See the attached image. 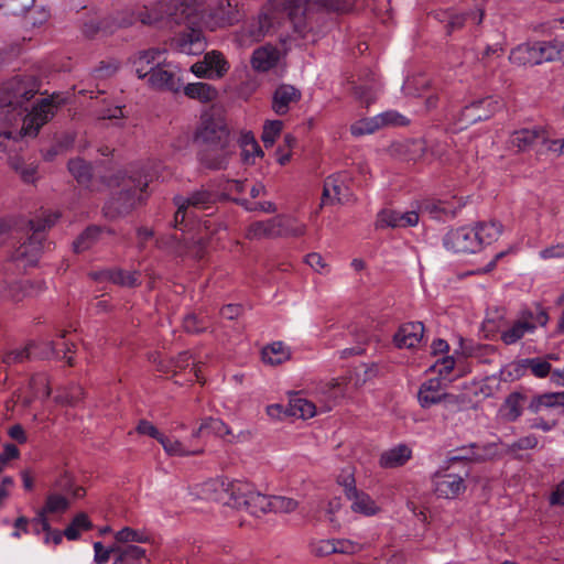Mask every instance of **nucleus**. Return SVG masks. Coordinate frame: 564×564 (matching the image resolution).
I'll return each instance as SVG.
<instances>
[{
	"label": "nucleus",
	"instance_id": "obj_1",
	"mask_svg": "<svg viewBox=\"0 0 564 564\" xmlns=\"http://www.w3.org/2000/svg\"><path fill=\"white\" fill-rule=\"evenodd\" d=\"M40 82L32 74L17 75L0 85V122L9 126L21 122L19 131L0 130V151H9L18 138L37 135L40 129L56 113L63 99L58 94L43 98L29 108L39 93Z\"/></svg>",
	"mask_w": 564,
	"mask_h": 564
},
{
	"label": "nucleus",
	"instance_id": "obj_2",
	"mask_svg": "<svg viewBox=\"0 0 564 564\" xmlns=\"http://www.w3.org/2000/svg\"><path fill=\"white\" fill-rule=\"evenodd\" d=\"M209 0H161L155 8L149 10L143 8L135 12L127 9L113 18H107L115 29L128 28L134 22L155 25L158 28H174L184 25V32L177 34L171 46L186 55H197L205 50V41L202 31L198 29L203 4Z\"/></svg>",
	"mask_w": 564,
	"mask_h": 564
},
{
	"label": "nucleus",
	"instance_id": "obj_3",
	"mask_svg": "<svg viewBox=\"0 0 564 564\" xmlns=\"http://www.w3.org/2000/svg\"><path fill=\"white\" fill-rule=\"evenodd\" d=\"M338 14L348 13L352 4L346 0H269L257 18L246 21L236 32L240 46H251L272 34L282 21L288 19L294 31L304 35L312 29L310 10L312 7Z\"/></svg>",
	"mask_w": 564,
	"mask_h": 564
},
{
	"label": "nucleus",
	"instance_id": "obj_4",
	"mask_svg": "<svg viewBox=\"0 0 564 564\" xmlns=\"http://www.w3.org/2000/svg\"><path fill=\"white\" fill-rule=\"evenodd\" d=\"M198 160L209 170L227 167L236 145L225 120L220 117L203 116L195 133Z\"/></svg>",
	"mask_w": 564,
	"mask_h": 564
},
{
	"label": "nucleus",
	"instance_id": "obj_5",
	"mask_svg": "<svg viewBox=\"0 0 564 564\" xmlns=\"http://www.w3.org/2000/svg\"><path fill=\"white\" fill-rule=\"evenodd\" d=\"M154 177L155 172H151L148 166L130 171L122 180L118 192L105 204V216L110 219L122 217L143 204L148 197L147 188Z\"/></svg>",
	"mask_w": 564,
	"mask_h": 564
},
{
	"label": "nucleus",
	"instance_id": "obj_6",
	"mask_svg": "<svg viewBox=\"0 0 564 564\" xmlns=\"http://www.w3.org/2000/svg\"><path fill=\"white\" fill-rule=\"evenodd\" d=\"M501 228L500 224L490 221L451 229L443 237V246L454 253H476L496 241Z\"/></svg>",
	"mask_w": 564,
	"mask_h": 564
},
{
	"label": "nucleus",
	"instance_id": "obj_7",
	"mask_svg": "<svg viewBox=\"0 0 564 564\" xmlns=\"http://www.w3.org/2000/svg\"><path fill=\"white\" fill-rule=\"evenodd\" d=\"M57 212H41L34 219L28 224L30 236L12 252L11 260L19 268L33 267L37 263L41 252L44 248V231L51 228L59 218Z\"/></svg>",
	"mask_w": 564,
	"mask_h": 564
},
{
	"label": "nucleus",
	"instance_id": "obj_8",
	"mask_svg": "<svg viewBox=\"0 0 564 564\" xmlns=\"http://www.w3.org/2000/svg\"><path fill=\"white\" fill-rule=\"evenodd\" d=\"M226 491L236 508H245L256 517L270 512V496L256 491L251 484L235 480L228 484Z\"/></svg>",
	"mask_w": 564,
	"mask_h": 564
},
{
	"label": "nucleus",
	"instance_id": "obj_9",
	"mask_svg": "<svg viewBox=\"0 0 564 564\" xmlns=\"http://www.w3.org/2000/svg\"><path fill=\"white\" fill-rule=\"evenodd\" d=\"M454 367V357L444 356L430 368L432 371L437 372L438 377L431 378L421 384L417 399L422 408H430L447 398V394L442 392V379H445L453 371Z\"/></svg>",
	"mask_w": 564,
	"mask_h": 564
},
{
	"label": "nucleus",
	"instance_id": "obj_10",
	"mask_svg": "<svg viewBox=\"0 0 564 564\" xmlns=\"http://www.w3.org/2000/svg\"><path fill=\"white\" fill-rule=\"evenodd\" d=\"M74 344L62 343H48L44 351H37V346L34 343L29 344L22 349L11 350L1 356V361L6 365H13L24 362L32 358H50L56 357L59 359H66L68 365L72 366V357H68V352L72 351Z\"/></svg>",
	"mask_w": 564,
	"mask_h": 564
},
{
	"label": "nucleus",
	"instance_id": "obj_11",
	"mask_svg": "<svg viewBox=\"0 0 564 564\" xmlns=\"http://www.w3.org/2000/svg\"><path fill=\"white\" fill-rule=\"evenodd\" d=\"M215 195L206 189L192 193L188 197L175 196L174 204L177 207L174 215V227L178 228L187 217L196 218L197 210H207L213 207Z\"/></svg>",
	"mask_w": 564,
	"mask_h": 564
},
{
	"label": "nucleus",
	"instance_id": "obj_12",
	"mask_svg": "<svg viewBox=\"0 0 564 564\" xmlns=\"http://www.w3.org/2000/svg\"><path fill=\"white\" fill-rule=\"evenodd\" d=\"M351 175L347 171H341L329 175L324 181L322 204H345L352 199Z\"/></svg>",
	"mask_w": 564,
	"mask_h": 564
},
{
	"label": "nucleus",
	"instance_id": "obj_13",
	"mask_svg": "<svg viewBox=\"0 0 564 564\" xmlns=\"http://www.w3.org/2000/svg\"><path fill=\"white\" fill-rule=\"evenodd\" d=\"M500 107L501 102L494 97H486L473 101L460 111L456 122L457 128L463 130L470 124L486 120Z\"/></svg>",
	"mask_w": 564,
	"mask_h": 564
},
{
	"label": "nucleus",
	"instance_id": "obj_14",
	"mask_svg": "<svg viewBox=\"0 0 564 564\" xmlns=\"http://www.w3.org/2000/svg\"><path fill=\"white\" fill-rule=\"evenodd\" d=\"M229 69V63L224 54L218 51H212L204 55L202 61L191 66V72L199 78L219 79L225 76Z\"/></svg>",
	"mask_w": 564,
	"mask_h": 564
},
{
	"label": "nucleus",
	"instance_id": "obj_15",
	"mask_svg": "<svg viewBox=\"0 0 564 564\" xmlns=\"http://www.w3.org/2000/svg\"><path fill=\"white\" fill-rule=\"evenodd\" d=\"M147 80L152 88L158 90L177 93L182 87L176 67L165 62H162Z\"/></svg>",
	"mask_w": 564,
	"mask_h": 564
},
{
	"label": "nucleus",
	"instance_id": "obj_16",
	"mask_svg": "<svg viewBox=\"0 0 564 564\" xmlns=\"http://www.w3.org/2000/svg\"><path fill=\"white\" fill-rule=\"evenodd\" d=\"M539 143L549 145V133L543 127L522 128L509 138V144L518 151H527Z\"/></svg>",
	"mask_w": 564,
	"mask_h": 564
},
{
	"label": "nucleus",
	"instance_id": "obj_17",
	"mask_svg": "<svg viewBox=\"0 0 564 564\" xmlns=\"http://www.w3.org/2000/svg\"><path fill=\"white\" fill-rule=\"evenodd\" d=\"M497 454L495 444H469L452 452L448 463L454 465L458 462H484L491 459Z\"/></svg>",
	"mask_w": 564,
	"mask_h": 564
},
{
	"label": "nucleus",
	"instance_id": "obj_18",
	"mask_svg": "<svg viewBox=\"0 0 564 564\" xmlns=\"http://www.w3.org/2000/svg\"><path fill=\"white\" fill-rule=\"evenodd\" d=\"M550 359H554L553 355L519 359L513 364L514 371L519 376H525L529 373L539 379L550 377V381L552 382V373L554 372V369L550 364Z\"/></svg>",
	"mask_w": 564,
	"mask_h": 564
},
{
	"label": "nucleus",
	"instance_id": "obj_19",
	"mask_svg": "<svg viewBox=\"0 0 564 564\" xmlns=\"http://www.w3.org/2000/svg\"><path fill=\"white\" fill-rule=\"evenodd\" d=\"M433 485L435 494L445 499H454L466 489L464 476L452 473H437Z\"/></svg>",
	"mask_w": 564,
	"mask_h": 564
},
{
	"label": "nucleus",
	"instance_id": "obj_20",
	"mask_svg": "<svg viewBox=\"0 0 564 564\" xmlns=\"http://www.w3.org/2000/svg\"><path fill=\"white\" fill-rule=\"evenodd\" d=\"M162 62H165V50L153 47L140 51L133 57L132 65L138 77L143 79L148 78Z\"/></svg>",
	"mask_w": 564,
	"mask_h": 564
},
{
	"label": "nucleus",
	"instance_id": "obj_21",
	"mask_svg": "<svg viewBox=\"0 0 564 564\" xmlns=\"http://www.w3.org/2000/svg\"><path fill=\"white\" fill-rule=\"evenodd\" d=\"M419 223V214L415 210L398 212L392 209L382 210L378 215L377 227L382 229L413 227Z\"/></svg>",
	"mask_w": 564,
	"mask_h": 564
},
{
	"label": "nucleus",
	"instance_id": "obj_22",
	"mask_svg": "<svg viewBox=\"0 0 564 564\" xmlns=\"http://www.w3.org/2000/svg\"><path fill=\"white\" fill-rule=\"evenodd\" d=\"M212 19L219 26L232 25L240 20L237 2L234 0H216L208 3Z\"/></svg>",
	"mask_w": 564,
	"mask_h": 564
},
{
	"label": "nucleus",
	"instance_id": "obj_23",
	"mask_svg": "<svg viewBox=\"0 0 564 564\" xmlns=\"http://www.w3.org/2000/svg\"><path fill=\"white\" fill-rule=\"evenodd\" d=\"M301 91L292 85L282 84L278 86L272 95V110L278 116L286 115L291 106L300 101Z\"/></svg>",
	"mask_w": 564,
	"mask_h": 564
},
{
	"label": "nucleus",
	"instance_id": "obj_24",
	"mask_svg": "<svg viewBox=\"0 0 564 564\" xmlns=\"http://www.w3.org/2000/svg\"><path fill=\"white\" fill-rule=\"evenodd\" d=\"M424 325L421 322H409L402 324L393 336L394 345L398 348H415L422 340Z\"/></svg>",
	"mask_w": 564,
	"mask_h": 564
},
{
	"label": "nucleus",
	"instance_id": "obj_25",
	"mask_svg": "<svg viewBox=\"0 0 564 564\" xmlns=\"http://www.w3.org/2000/svg\"><path fill=\"white\" fill-rule=\"evenodd\" d=\"M282 227L283 220L281 217H273L263 221H254L246 228L245 238L249 240H259L281 236L284 232Z\"/></svg>",
	"mask_w": 564,
	"mask_h": 564
},
{
	"label": "nucleus",
	"instance_id": "obj_26",
	"mask_svg": "<svg viewBox=\"0 0 564 564\" xmlns=\"http://www.w3.org/2000/svg\"><path fill=\"white\" fill-rule=\"evenodd\" d=\"M280 51L270 44L256 48L251 56V66L257 72H269L275 67L280 61Z\"/></svg>",
	"mask_w": 564,
	"mask_h": 564
},
{
	"label": "nucleus",
	"instance_id": "obj_27",
	"mask_svg": "<svg viewBox=\"0 0 564 564\" xmlns=\"http://www.w3.org/2000/svg\"><path fill=\"white\" fill-rule=\"evenodd\" d=\"M68 171L80 186L91 192L96 191L90 163L80 158L72 159L68 162Z\"/></svg>",
	"mask_w": 564,
	"mask_h": 564
},
{
	"label": "nucleus",
	"instance_id": "obj_28",
	"mask_svg": "<svg viewBox=\"0 0 564 564\" xmlns=\"http://www.w3.org/2000/svg\"><path fill=\"white\" fill-rule=\"evenodd\" d=\"M412 457L411 448L405 444H399L380 455L379 464L383 468H397L403 466Z\"/></svg>",
	"mask_w": 564,
	"mask_h": 564
},
{
	"label": "nucleus",
	"instance_id": "obj_29",
	"mask_svg": "<svg viewBox=\"0 0 564 564\" xmlns=\"http://www.w3.org/2000/svg\"><path fill=\"white\" fill-rule=\"evenodd\" d=\"M535 330V324L532 321L524 319L523 316L516 321L510 327L502 330L500 339L506 345L518 343L525 334H532Z\"/></svg>",
	"mask_w": 564,
	"mask_h": 564
},
{
	"label": "nucleus",
	"instance_id": "obj_30",
	"mask_svg": "<svg viewBox=\"0 0 564 564\" xmlns=\"http://www.w3.org/2000/svg\"><path fill=\"white\" fill-rule=\"evenodd\" d=\"M535 65H540L556 59L564 61V44L539 41L534 42Z\"/></svg>",
	"mask_w": 564,
	"mask_h": 564
},
{
	"label": "nucleus",
	"instance_id": "obj_31",
	"mask_svg": "<svg viewBox=\"0 0 564 564\" xmlns=\"http://www.w3.org/2000/svg\"><path fill=\"white\" fill-rule=\"evenodd\" d=\"M347 499L351 501L350 508L356 513H360L366 517H371L380 511V507L365 491H351V495L347 497Z\"/></svg>",
	"mask_w": 564,
	"mask_h": 564
},
{
	"label": "nucleus",
	"instance_id": "obj_32",
	"mask_svg": "<svg viewBox=\"0 0 564 564\" xmlns=\"http://www.w3.org/2000/svg\"><path fill=\"white\" fill-rule=\"evenodd\" d=\"M462 206L460 200L453 203L445 200H425L422 203L421 208L432 217L441 219L443 217H454L457 209L462 208Z\"/></svg>",
	"mask_w": 564,
	"mask_h": 564
},
{
	"label": "nucleus",
	"instance_id": "obj_33",
	"mask_svg": "<svg viewBox=\"0 0 564 564\" xmlns=\"http://www.w3.org/2000/svg\"><path fill=\"white\" fill-rule=\"evenodd\" d=\"M184 94L200 102H210L217 98L218 91L215 87L207 83H192L184 87Z\"/></svg>",
	"mask_w": 564,
	"mask_h": 564
},
{
	"label": "nucleus",
	"instance_id": "obj_34",
	"mask_svg": "<svg viewBox=\"0 0 564 564\" xmlns=\"http://www.w3.org/2000/svg\"><path fill=\"white\" fill-rule=\"evenodd\" d=\"M564 406V391L549 392L534 397L529 403V410L539 413L543 408Z\"/></svg>",
	"mask_w": 564,
	"mask_h": 564
},
{
	"label": "nucleus",
	"instance_id": "obj_35",
	"mask_svg": "<svg viewBox=\"0 0 564 564\" xmlns=\"http://www.w3.org/2000/svg\"><path fill=\"white\" fill-rule=\"evenodd\" d=\"M262 360L265 364L276 366L290 358L289 348L281 341H275L262 349Z\"/></svg>",
	"mask_w": 564,
	"mask_h": 564
},
{
	"label": "nucleus",
	"instance_id": "obj_36",
	"mask_svg": "<svg viewBox=\"0 0 564 564\" xmlns=\"http://www.w3.org/2000/svg\"><path fill=\"white\" fill-rule=\"evenodd\" d=\"M535 50L533 43H522L511 50L509 61L519 66L535 65Z\"/></svg>",
	"mask_w": 564,
	"mask_h": 564
},
{
	"label": "nucleus",
	"instance_id": "obj_37",
	"mask_svg": "<svg viewBox=\"0 0 564 564\" xmlns=\"http://www.w3.org/2000/svg\"><path fill=\"white\" fill-rule=\"evenodd\" d=\"M145 556V550L137 545L118 546L112 564H139Z\"/></svg>",
	"mask_w": 564,
	"mask_h": 564
},
{
	"label": "nucleus",
	"instance_id": "obj_38",
	"mask_svg": "<svg viewBox=\"0 0 564 564\" xmlns=\"http://www.w3.org/2000/svg\"><path fill=\"white\" fill-rule=\"evenodd\" d=\"M10 166L20 174L21 178L25 183H34L36 181L37 175V165L32 163H26L24 160L18 155L9 158Z\"/></svg>",
	"mask_w": 564,
	"mask_h": 564
},
{
	"label": "nucleus",
	"instance_id": "obj_39",
	"mask_svg": "<svg viewBox=\"0 0 564 564\" xmlns=\"http://www.w3.org/2000/svg\"><path fill=\"white\" fill-rule=\"evenodd\" d=\"M160 444L169 456H191L203 453V449H191L178 440L169 437L166 435L163 436V438L160 441Z\"/></svg>",
	"mask_w": 564,
	"mask_h": 564
},
{
	"label": "nucleus",
	"instance_id": "obj_40",
	"mask_svg": "<svg viewBox=\"0 0 564 564\" xmlns=\"http://www.w3.org/2000/svg\"><path fill=\"white\" fill-rule=\"evenodd\" d=\"M524 400L525 397L520 392H512L508 395L503 404L505 417L508 421L514 422L521 416Z\"/></svg>",
	"mask_w": 564,
	"mask_h": 564
},
{
	"label": "nucleus",
	"instance_id": "obj_41",
	"mask_svg": "<svg viewBox=\"0 0 564 564\" xmlns=\"http://www.w3.org/2000/svg\"><path fill=\"white\" fill-rule=\"evenodd\" d=\"M102 228L98 226H89L84 230L77 239L73 242L74 251L79 253L89 249L96 241H98Z\"/></svg>",
	"mask_w": 564,
	"mask_h": 564
},
{
	"label": "nucleus",
	"instance_id": "obj_42",
	"mask_svg": "<svg viewBox=\"0 0 564 564\" xmlns=\"http://www.w3.org/2000/svg\"><path fill=\"white\" fill-rule=\"evenodd\" d=\"M213 433L218 436H225L229 434L228 426L219 419L208 417L202 422L199 427L193 432V437L198 438L203 434Z\"/></svg>",
	"mask_w": 564,
	"mask_h": 564
},
{
	"label": "nucleus",
	"instance_id": "obj_43",
	"mask_svg": "<svg viewBox=\"0 0 564 564\" xmlns=\"http://www.w3.org/2000/svg\"><path fill=\"white\" fill-rule=\"evenodd\" d=\"M289 414L302 419H310L315 415V405L299 395L293 397L289 404Z\"/></svg>",
	"mask_w": 564,
	"mask_h": 564
},
{
	"label": "nucleus",
	"instance_id": "obj_44",
	"mask_svg": "<svg viewBox=\"0 0 564 564\" xmlns=\"http://www.w3.org/2000/svg\"><path fill=\"white\" fill-rule=\"evenodd\" d=\"M83 32L87 37H95L97 35H109L115 32L108 19L99 20L91 18L83 25Z\"/></svg>",
	"mask_w": 564,
	"mask_h": 564
},
{
	"label": "nucleus",
	"instance_id": "obj_45",
	"mask_svg": "<svg viewBox=\"0 0 564 564\" xmlns=\"http://www.w3.org/2000/svg\"><path fill=\"white\" fill-rule=\"evenodd\" d=\"M24 18V25L26 28H35L44 24L47 22L50 18V11L43 7V6H35L31 7V9H28V11L22 14Z\"/></svg>",
	"mask_w": 564,
	"mask_h": 564
},
{
	"label": "nucleus",
	"instance_id": "obj_46",
	"mask_svg": "<svg viewBox=\"0 0 564 564\" xmlns=\"http://www.w3.org/2000/svg\"><path fill=\"white\" fill-rule=\"evenodd\" d=\"M115 540L118 543H147L150 541V535L141 530H135L130 527H124L115 534Z\"/></svg>",
	"mask_w": 564,
	"mask_h": 564
},
{
	"label": "nucleus",
	"instance_id": "obj_47",
	"mask_svg": "<svg viewBox=\"0 0 564 564\" xmlns=\"http://www.w3.org/2000/svg\"><path fill=\"white\" fill-rule=\"evenodd\" d=\"M34 2L35 0H0V10L6 15H22Z\"/></svg>",
	"mask_w": 564,
	"mask_h": 564
},
{
	"label": "nucleus",
	"instance_id": "obj_48",
	"mask_svg": "<svg viewBox=\"0 0 564 564\" xmlns=\"http://www.w3.org/2000/svg\"><path fill=\"white\" fill-rule=\"evenodd\" d=\"M379 129L381 128L376 116L360 119L350 126V132L355 137L371 134Z\"/></svg>",
	"mask_w": 564,
	"mask_h": 564
},
{
	"label": "nucleus",
	"instance_id": "obj_49",
	"mask_svg": "<svg viewBox=\"0 0 564 564\" xmlns=\"http://www.w3.org/2000/svg\"><path fill=\"white\" fill-rule=\"evenodd\" d=\"M176 369L180 370H186L189 368V375L191 380L195 378L196 380H200L202 378V370L194 362L192 355L188 351H182L178 354L177 358L175 359V366Z\"/></svg>",
	"mask_w": 564,
	"mask_h": 564
},
{
	"label": "nucleus",
	"instance_id": "obj_50",
	"mask_svg": "<svg viewBox=\"0 0 564 564\" xmlns=\"http://www.w3.org/2000/svg\"><path fill=\"white\" fill-rule=\"evenodd\" d=\"M379 87L376 80L372 78L370 82H367L365 84L356 85L354 87V94L355 96L369 105L377 98Z\"/></svg>",
	"mask_w": 564,
	"mask_h": 564
},
{
	"label": "nucleus",
	"instance_id": "obj_51",
	"mask_svg": "<svg viewBox=\"0 0 564 564\" xmlns=\"http://www.w3.org/2000/svg\"><path fill=\"white\" fill-rule=\"evenodd\" d=\"M109 281L121 286L132 288L138 284V274L120 269H110Z\"/></svg>",
	"mask_w": 564,
	"mask_h": 564
},
{
	"label": "nucleus",
	"instance_id": "obj_52",
	"mask_svg": "<svg viewBox=\"0 0 564 564\" xmlns=\"http://www.w3.org/2000/svg\"><path fill=\"white\" fill-rule=\"evenodd\" d=\"M283 123L280 120L267 121L263 126L262 141L265 148L272 147L275 139L280 135Z\"/></svg>",
	"mask_w": 564,
	"mask_h": 564
},
{
	"label": "nucleus",
	"instance_id": "obj_53",
	"mask_svg": "<svg viewBox=\"0 0 564 564\" xmlns=\"http://www.w3.org/2000/svg\"><path fill=\"white\" fill-rule=\"evenodd\" d=\"M380 128L383 127H402L408 124L409 120L395 110H388L376 116Z\"/></svg>",
	"mask_w": 564,
	"mask_h": 564
},
{
	"label": "nucleus",
	"instance_id": "obj_54",
	"mask_svg": "<svg viewBox=\"0 0 564 564\" xmlns=\"http://www.w3.org/2000/svg\"><path fill=\"white\" fill-rule=\"evenodd\" d=\"M84 398V390L79 386H73L66 391L58 393L55 401L59 404L76 405Z\"/></svg>",
	"mask_w": 564,
	"mask_h": 564
},
{
	"label": "nucleus",
	"instance_id": "obj_55",
	"mask_svg": "<svg viewBox=\"0 0 564 564\" xmlns=\"http://www.w3.org/2000/svg\"><path fill=\"white\" fill-rule=\"evenodd\" d=\"M297 502L294 499L282 496H270V512L289 513L296 509Z\"/></svg>",
	"mask_w": 564,
	"mask_h": 564
},
{
	"label": "nucleus",
	"instance_id": "obj_56",
	"mask_svg": "<svg viewBox=\"0 0 564 564\" xmlns=\"http://www.w3.org/2000/svg\"><path fill=\"white\" fill-rule=\"evenodd\" d=\"M183 327L187 333L198 334L205 332L209 327V324L205 318L196 314H188L183 319Z\"/></svg>",
	"mask_w": 564,
	"mask_h": 564
},
{
	"label": "nucleus",
	"instance_id": "obj_57",
	"mask_svg": "<svg viewBox=\"0 0 564 564\" xmlns=\"http://www.w3.org/2000/svg\"><path fill=\"white\" fill-rule=\"evenodd\" d=\"M69 501L67 498L52 494L46 498L45 507L43 508L47 513L64 512L68 509Z\"/></svg>",
	"mask_w": 564,
	"mask_h": 564
},
{
	"label": "nucleus",
	"instance_id": "obj_58",
	"mask_svg": "<svg viewBox=\"0 0 564 564\" xmlns=\"http://www.w3.org/2000/svg\"><path fill=\"white\" fill-rule=\"evenodd\" d=\"M238 143L241 149L242 161L245 163H248L249 162V147H253L254 151L258 150V142L256 141L253 133L250 131L241 132Z\"/></svg>",
	"mask_w": 564,
	"mask_h": 564
},
{
	"label": "nucleus",
	"instance_id": "obj_59",
	"mask_svg": "<svg viewBox=\"0 0 564 564\" xmlns=\"http://www.w3.org/2000/svg\"><path fill=\"white\" fill-rule=\"evenodd\" d=\"M117 550H118V545H113V546L106 549V547H104L101 542H99V541L95 542L94 543V551H95L94 561H95V563H97V564L107 563L109 561L111 554H115L117 556Z\"/></svg>",
	"mask_w": 564,
	"mask_h": 564
},
{
	"label": "nucleus",
	"instance_id": "obj_60",
	"mask_svg": "<svg viewBox=\"0 0 564 564\" xmlns=\"http://www.w3.org/2000/svg\"><path fill=\"white\" fill-rule=\"evenodd\" d=\"M541 260L564 259V242H557L539 251Z\"/></svg>",
	"mask_w": 564,
	"mask_h": 564
},
{
	"label": "nucleus",
	"instance_id": "obj_61",
	"mask_svg": "<svg viewBox=\"0 0 564 564\" xmlns=\"http://www.w3.org/2000/svg\"><path fill=\"white\" fill-rule=\"evenodd\" d=\"M336 546H334V539L332 540H319L312 544V552L316 556H327L334 554Z\"/></svg>",
	"mask_w": 564,
	"mask_h": 564
},
{
	"label": "nucleus",
	"instance_id": "obj_62",
	"mask_svg": "<svg viewBox=\"0 0 564 564\" xmlns=\"http://www.w3.org/2000/svg\"><path fill=\"white\" fill-rule=\"evenodd\" d=\"M137 432L142 435H148L155 438L159 443L163 438L164 434L161 433L151 422L141 420L137 425Z\"/></svg>",
	"mask_w": 564,
	"mask_h": 564
},
{
	"label": "nucleus",
	"instance_id": "obj_63",
	"mask_svg": "<svg viewBox=\"0 0 564 564\" xmlns=\"http://www.w3.org/2000/svg\"><path fill=\"white\" fill-rule=\"evenodd\" d=\"M334 546H336L335 553L340 554H355L361 550V545L359 543L352 542L350 540H337L334 539Z\"/></svg>",
	"mask_w": 564,
	"mask_h": 564
},
{
	"label": "nucleus",
	"instance_id": "obj_64",
	"mask_svg": "<svg viewBox=\"0 0 564 564\" xmlns=\"http://www.w3.org/2000/svg\"><path fill=\"white\" fill-rule=\"evenodd\" d=\"M539 444V440L536 435L530 434L523 437H520L516 442L510 445L511 451H523V449H532L535 448Z\"/></svg>",
	"mask_w": 564,
	"mask_h": 564
}]
</instances>
